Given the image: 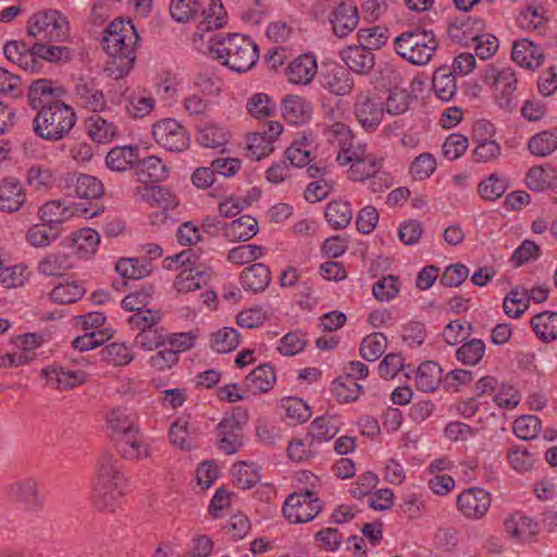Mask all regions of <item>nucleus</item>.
<instances>
[{
    "label": "nucleus",
    "mask_w": 557,
    "mask_h": 557,
    "mask_svg": "<svg viewBox=\"0 0 557 557\" xmlns=\"http://www.w3.org/2000/svg\"><path fill=\"white\" fill-rule=\"evenodd\" d=\"M125 481L122 461L110 453H103L96 466L94 506L99 511H114L124 496Z\"/></svg>",
    "instance_id": "nucleus-1"
},
{
    "label": "nucleus",
    "mask_w": 557,
    "mask_h": 557,
    "mask_svg": "<svg viewBox=\"0 0 557 557\" xmlns=\"http://www.w3.org/2000/svg\"><path fill=\"white\" fill-rule=\"evenodd\" d=\"M139 36L131 21L122 18L111 22L104 30L103 49L116 66L115 77L126 75L135 62V46Z\"/></svg>",
    "instance_id": "nucleus-2"
},
{
    "label": "nucleus",
    "mask_w": 557,
    "mask_h": 557,
    "mask_svg": "<svg viewBox=\"0 0 557 557\" xmlns=\"http://www.w3.org/2000/svg\"><path fill=\"white\" fill-rule=\"evenodd\" d=\"M211 55L223 65L242 73L250 70L259 58L258 46L240 34L216 35L210 46Z\"/></svg>",
    "instance_id": "nucleus-3"
},
{
    "label": "nucleus",
    "mask_w": 557,
    "mask_h": 557,
    "mask_svg": "<svg viewBox=\"0 0 557 557\" xmlns=\"http://www.w3.org/2000/svg\"><path fill=\"white\" fill-rule=\"evenodd\" d=\"M76 113L63 101H54L39 110L33 120L34 133L45 140L63 139L74 127Z\"/></svg>",
    "instance_id": "nucleus-4"
},
{
    "label": "nucleus",
    "mask_w": 557,
    "mask_h": 557,
    "mask_svg": "<svg viewBox=\"0 0 557 557\" xmlns=\"http://www.w3.org/2000/svg\"><path fill=\"white\" fill-rule=\"evenodd\" d=\"M438 46L434 32L420 26L405 30L394 39L395 52L414 65L428 64Z\"/></svg>",
    "instance_id": "nucleus-5"
},
{
    "label": "nucleus",
    "mask_w": 557,
    "mask_h": 557,
    "mask_svg": "<svg viewBox=\"0 0 557 557\" xmlns=\"http://www.w3.org/2000/svg\"><path fill=\"white\" fill-rule=\"evenodd\" d=\"M482 81L494 88L496 103L500 109L512 112L517 108L518 100L515 91L517 90L518 79L511 67H499L490 64L484 70Z\"/></svg>",
    "instance_id": "nucleus-6"
},
{
    "label": "nucleus",
    "mask_w": 557,
    "mask_h": 557,
    "mask_svg": "<svg viewBox=\"0 0 557 557\" xmlns=\"http://www.w3.org/2000/svg\"><path fill=\"white\" fill-rule=\"evenodd\" d=\"M69 33V22L58 10H45L34 13L27 22V34L37 41L65 40Z\"/></svg>",
    "instance_id": "nucleus-7"
},
{
    "label": "nucleus",
    "mask_w": 557,
    "mask_h": 557,
    "mask_svg": "<svg viewBox=\"0 0 557 557\" xmlns=\"http://www.w3.org/2000/svg\"><path fill=\"white\" fill-rule=\"evenodd\" d=\"M247 422L248 412L243 407H235L225 413L215 426L218 448L226 455L236 454L243 446V431Z\"/></svg>",
    "instance_id": "nucleus-8"
},
{
    "label": "nucleus",
    "mask_w": 557,
    "mask_h": 557,
    "mask_svg": "<svg viewBox=\"0 0 557 557\" xmlns=\"http://www.w3.org/2000/svg\"><path fill=\"white\" fill-rule=\"evenodd\" d=\"M199 12L208 24L207 28H220L225 22L224 8L220 0H211L208 10L202 9L199 0H172L170 4L172 17L180 23L196 18Z\"/></svg>",
    "instance_id": "nucleus-9"
},
{
    "label": "nucleus",
    "mask_w": 557,
    "mask_h": 557,
    "mask_svg": "<svg viewBox=\"0 0 557 557\" xmlns=\"http://www.w3.org/2000/svg\"><path fill=\"white\" fill-rule=\"evenodd\" d=\"M323 508L322 500L311 490L295 492L287 496L282 511L289 523H305L313 520Z\"/></svg>",
    "instance_id": "nucleus-10"
},
{
    "label": "nucleus",
    "mask_w": 557,
    "mask_h": 557,
    "mask_svg": "<svg viewBox=\"0 0 557 557\" xmlns=\"http://www.w3.org/2000/svg\"><path fill=\"white\" fill-rule=\"evenodd\" d=\"M98 209L87 207L84 202L65 203L61 200H51L38 209V215L41 222L58 230V226L70 220L72 216H84L86 219L96 216Z\"/></svg>",
    "instance_id": "nucleus-11"
},
{
    "label": "nucleus",
    "mask_w": 557,
    "mask_h": 557,
    "mask_svg": "<svg viewBox=\"0 0 557 557\" xmlns=\"http://www.w3.org/2000/svg\"><path fill=\"white\" fill-rule=\"evenodd\" d=\"M156 141L172 152H182L188 148L190 138L186 128L174 119H164L152 127Z\"/></svg>",
    "instance_id": "nucleus-12"
},
{
    "label": "nucleus",
    "mask_w": 557,
    "mask_h": 557,
    "mask_svg": "<svg viewBox=\"0 0 557 557\" xmlns=\"http://www.w3.org/2000/svg\"><path fill=\"white\" fill-rule=\"evenodd\" d=\"M73 95L78 106L94 113L107 108L106 97L94 78L78 77L74 83Z\"/></svg>",
    "instance_id": "nucleus-13"
},
{
    "label": "nucleus",
    "mask_w": 557,
    "mask_h": 557,
    "mask_svg": "<svg viewBox=\"0 0 557 557\" xmlns=\"http://www.w3.org/2000/svg\"><path fill=\"white\" fill-rule=\"evenodd\" d=\"M457 507L466 518L481 519L491 507L490 493L481 487L465 490L457 497Z\"/></svg>",
    "instance_id": "nucleus-14"
},
{
    "label": "nucleus",
    "mask_w": 557,
    "mask_h": 557,
    "mask_svg": "<svg viewBox=\"0 0 557 557\" xmlns=\"http://www.w3.org/2000/svg\"><path fill=\"white\" fill-rule=\"evenodd\" d=\"M24 206L28 211L35 209L26 203V193L20 180L14 176L0 180V211L13 213Z\"/></svg>",
    "instance_id": "nucleus-15"
},
{
    "label": "nucleus",
    "mask_w": 557,
    "mask_h": 557,
    "mask_svg": "<svg viewBox=\"0 0 557 557\" xmlns=\"http://www.w3.org/2000/svg\"><path fill=\"white\" fill-rule=\"evenodd\" d=\"M383 103L369 95H359L355 102V115L368 131H374L384 116Z\"/></svg>",
    "instance_id": "nucleus-16"
},
{
    "label": "nucleus",
    "mask_w": 557,
    "mask_h": 557,
    "mask_svg": "<svg viewBox=\"0 0 557 557\" xmlns=\"http://www.w3.org/2000/svg\"><path fill=\"white\" fill-rule=\"evenodd\" d=\"M330 21L335 36L344 38L354 32L359 23L358 9L351 2H341L332 11Z\"/></svg>",
    "instance_id": "nucleus-17"
},
{
    "label": "nucleus",
    "mask_w": 557,
    "mask_h": 557,
    "mask_svg": "<svg viewBox=\"0 0 557 557\" xmlns=\"http://www.w3.org/2000/svg\"><path fill=\"white\" fill-rule=\"evenodd\" d=\"M339 55L350 71L360 75L369 74L375 64L373 52L361 44L343 49Z\"/></svg>",
    "instance_id": "nucleus-18"
},
{
    "label": "nucleus",
    "mask_w": 557,
    "mask_h": 557,
    "mask_svg": "<svg viewBox=\"0 0 557 557\" xmlns=\"http://www.w3.org/2000/svg\"><path fill=\"white\" fill-rule=\"evenodd\" d=\"M12 499L28 511L36 512L42 508V500L38 495V484L34 479H25L13 483L9 490Z\"/></svg>",
    "instance_id": "nucleus-19"
},
{
    "label": "nucleus",
    "mask_w": 557,
    "mask_h": 557,
    "mask_svg": "<svg viewBox=\"0 0 557 557\" xmlns=\"http://www.w3.org/2000/svg\"><path fill=\"white\" fill-rule=\"evenodd\" d=\"M506 533L516 541L527 542L539 533V524L521 511L507 516L504 520Z\"/></svg>",
    "instance_id": "nucleus-20"
},
{
    "label": "nucleus",
    "mask_w": 557,
    "mask_h": 557,
    "mask_svg": "<svg viewBox=\"0 0 557 557\" xmlns=\"http://www.w3.org/2000/svg\"><path fill=\"white\" fill-rule=\"evenodd\" d=\"M511 59L521 67L534 70L542 65L544 52L530 39L522 38L513 42Z\"/></svg>",
    "instance_id": "nucleus-21"
},
{
    "label": "nucleus",
    "mask_w": 557,
    "mask_h": 557,
    "mask_svg": "<svg viewBox=\"0 0 557 557\" xmlns=\"http://www.w3.org/2000/svg\"><path fill=\"white\" fill-rule=\"evenodd\" d=\"M271 282V271L263 263H253L240 274V284L245 290L263 292Z\"/></svg>",
    "instance_id": "nucleus-22"
},
{
    "label": "nucleus",
    "mask_w": 557,
    "mask_h": 557,
    "mask_svg": "<svg viewBox=\"0 0 557 557\" xmlns=\"http://www.w3.org/2000/svg\"><path fill=\"white\" fill-rule=\"evenodd\" d=\"M317 73L315 59L310 54H302L296 58L286 67L288 82L293 84L307 85Z\"/></svg>",
    "instance_id": "nucleus-23"
},
{
    "label": "nucleus",
    "mask_w": 557,
    "mask_h": 557,
    "mask_svg": "<svg viewBox=\"0 0 557 557\" xmlns=\"http://www.w3.org/2000/svg\"><path fill=\"white\" fill-rule=\"evenodd\" d=\"M322 85L334 95L345 96L351 91L354 81L348 70L344 66L335 65L323 74Z\"/></svg>",
    "instance_id": "nucleus-24"
},
{
    "label": "nucleus",
    "mask_w": 557,
    "mask_h": 557,
    "mask_svg": "<svg viewBox=\"0 0 557 557\" xmlns=\"http://www.w3.org/2000/svg\"><path fill=\"white\" fill-rule=\"evenodd\" d=\"M47 383L59 389H70L85 382V373L82 371L65 370L50 367L42 370Z\"/></svg>",
    "instance_id": "nucleus-25"
},
{
    "label": "nucleus",
    "mask_w": 557,
    "mask_h": 557,
    "mask_svg": "<svg viewBox=\"0 0 557 557\" xmlns=\"http://www.w3.org/2000/svg\"><path fill=\"white\" fill-rule=\"evenodd\" d=\"M210 272L199 268L183 269L174 281V288L178 293H189L208 285Z\"/></svg>",
    "instance_id": "nucleus-26"
},
{
    "label": "nucleus",
    "mask_w": 557,
    "mask_h": 557,
    "mask_svg": "<svg viewBox=\"0 0 557 557\" xmlns=\"http://www.w3.org/2000/svg\"><path fill=\"white\" fill-rule=\"evenodd\" d=\"M258 232V222L250 215L223 224V234L231 242H247Z\"/></svg>",
    "instance_id": "nucleus-27"
},
{
    "label": "nucleus",
    "mask_w": 557,
    "mask_h": 557,
    "mask_svg": "<svg viewBox=\"0 0 557 557\" xmlns=\"http://www.w3.org/2000/svg\"><path fill=\"white\" fill-rule=\"evenodd\" d=\"M276 381V373L270 363H263L253 369L244 381L248 391L253 393H267L272 389Z\"/></svg>",
    "instance_id": "nucleus-28"
},
{
    "label": "nucleus",
    "mask_w": 557,
    "mask_h": 557,
    "mask_svg": "<svg viewBox=\"0 0 557 557\" xmlns=\"http://www.w3.org/2000/svg\"><path fill=\"white\" fill-rule=\"evenodd\" d=\"M169 170L163 161L157 156H149L135 165V174L139 182H162L168 177Z\"/></svg>",
    "instance_id": "nucleus-29"
},
{
    "label": "nucleus",
    "mask_w": 557,
    "mask_h": 557,
    "mask_svg": "<svg viewBox=\"0 0 557 557\" xmlns=\"http://www.w3.org/2000/svg\"><path fill=\"white\" fill-rule=\"evenodd\" d=\"M72 184V194L78 198L96 199L103 194L102 183L87 174H70L66 178Z\"/></svg>",
    "instance_id": "nucleus-30"
},
{
    "label": "nucleus",
    "mask_w": 557,
    "mask_h": 557,
    "mask_svg": "<svg viewBox=\"0 0 557 557\" xmlns=\"http://www.w3.org/2000/svg\"><path fill=\"white\" fill-rule=\"evenodd\" d=\"M117 453L124 459H140L149 456L148 446L139 437L138 430L114 440Z\"/></svg>",
    "instance_id": "nucleus-31"
},
{
    "label": "nucleus",
    "mask_w": 557,
    "mask_h": 557,
    "mask_svg": "<svg viewBox=\"0 0 557 557\" xmlns=\"http://www.w3.org/2000/svg\"><path fill=\"white\" fill-rule=\"evenodd\" d=\"M85 127L90 139L98 144H106L113 140L117 134V127L100 116L92 114L85 120Z\"/></svg>",
    "instance_id": "nucleus-32"
},
{
    "label": "nucleus",
    "mask_w": 557,
    "mask_h": 557,
    "mask_svg": "<svg viewBox=\"0 0 557 557\" xmlns=\"http://www.w3.org/2000/svg\"><path fill=\"white\" fill-rule=\"evenodd\" d=\"M52 81L40 78L33 82L28 88V104L34 110H41L44 107L57 101Z\"/></svg>",
    "instance_id": "nucleus-33"
},
{
    "label": "nucleus",
    "mask_w": 557,
    "mask_h": 557,
    "mask_svg": "<svg viewBox=\"0 0 557 557\" xmlns=\"http://www.w3.org/2000/svg\"><path fill=\"white\" fill-rule=\"evenodd\" d=\"M282 114L287 123L297 125L309 120L311 108L302 97L287 96L283 100Z\"/></svg>",
    "instance_id": "nucleus-34"
},
{
    "label": "nucleus",
    "mask_w": 557,
    "mask_h": 557,
    "mask_svg": "<svg viewBox=\"0 0 557 557\" xmlns=\"http://www.w3.org/2000/svg\"><path fill=\"white\" fill-rule=\"evenodd\" d=\"M138 161V148L122 146L112 148L107 157L106 164L112 171L123 172L132 168Z\"/></svg>",
    "instance_id": "nucleus-35"
},
{
    "label": "nucleus",
    "mask_w": 557,
    "mask_h": 557,
    "mask_svg": "<svg viewBox=\"0 0 557 557\" xmlns=\"http://www.w3.org/2000/svg\"><path fill=\"white\" fill-rule=\"evenodd\" d=\"M443 383L442 368L435 361L422 362L416 373V386L418 389L429 393L434 392L440 383Z\"/></svg>",
    "instance_id": "nucleus-36"
},
{
    "label": "nucleus",
    "mask_w": 557,
    "mask_h": 557,
    "mask_svg": "<svg viewBox=\"0 0 557 557\" xmlns=\"http://www.w3.org/2000/svg\"><path fill=\"white\" fill-rule=\"evenodd\" d=\"M530 324L541 341L549 343L557 338V312L544 311L537 313L531 319Z\"/></svg>",
    "instance_id": "nucleus-37"
},
{
    "label": "nucleus",
    "mask_w": 557,
    "mask_h": 557,
    "mask_svg": "<svg viewBox=\"0 0 557 557\" xmlns=\"http://www.w3.org/2000/svg\"><path fill=\"white\" fill-rule=\"evenodd\" d=\"M529 151L536 157H547L557 150V127L533 135L528 143Z\"/></svg>",
    "instance_id": "nucleus-38"
},
{
    "label": "nucleus",
    "mask_w": 557,
    "mask_h": 557,
    "mask_svg": "<svg viewBox=\"0 0 557 557\" xmlns=\"http://www.w3.org/2000/svg\"><path fill=\"white\" fill-rule=\"evenodd\" d=\"M529 306V289L523 286L513 287L503 302L505 313L512 319L520 318Z\"/></svg>",
    "instance_id": "nucleus-39"
},
{
    "label": "nucleus",
    "mask_w": 557,
    "mask_h": 557,
    "mask_svg": "<svg viewBox=\"0 0 557 557\" xmlns=\"http://www.w3.org/2000/svg\"><path fill=\"white\" fill-rule=\"evenodd\" d=\"M325 219L334 230L346 228L352 219L350 203L342 200L329 202L325 208Z\"/></svg>",
    "instance_id": "nucleus-40"
},
{
    "label": "nucleus",
    "mask_w": 557,
    "mask_h": 557,
    "mask_svg": "<svg viewBox=\"0 0 557 557\" xmlns=\"http://www.w3.org/2000/svg\"><path fill=\"white\" fill-rule=\"evenodd\" d=\"M334 417L321 416L315 418L309 425L308 436L311 442L330 441L335 437L339 431Z\"/></svg>",
    "instance_id": "nucleus-41"
},
{
    "label": "nucleus",
    "mask_w": 557,
    "mask_h": 557,
    "mask_svg": "<svg viewBox=\"0 0 557 557\" xmlns=\"http://www.w3.org/2000/svg\"><path fill=\"white\" fill-rule=\"evenodd\" d=\"M115 270L122 277L139 280L150 274L151 263L146 259L124 258L117 261Z\"/></svg>",
    "instance_id": "nucleus-42"
},
{
    "label": "nucleus",
    "mask_w": 557,
    "mask_h": 557,
    "mask_svg": "<svg viewBox=\"0 0 557 557\" xmlns=\"http://www.w3.org/2000/svg\"><path fill=\"white\" fill-rule=\"evenodd\" d=\"M432 88L438 99L449 101L457 90L454 74L446 69H437L432 78Z\"/></svg>",
    "instance_id": "nucleus-43"
},
{
    "label": "nucleus",
    "mask_w": 557,
    "mask_h": 557,
    "mask_svg": "<svg viewBox=\"0 0 557 557\" xmlns=\"http://www.w3.org/2000/svg\"><path fill=\"white\" fill-rule=\"evenodd\" d=\"M361 386L351 376H339L332 383L331 392L338 403H351L359 398Z\"/></svg>",
    "instance_id": "nucleus-44"
},
{
    "label": "nucleus",
    "mask_w": 557,
    "mask_h": 557,
    "mask_svg": "<svg viewBox=\"0 0 557 557\" xmlns=\"http://www.w3.org/2000/svg\"><path fill=\"white\" fill-rule=\"evenodd\" d=\"M381 166V160L366 157L351 163L348 169V177L355 182H362L368 178L375 180L376 174L380 173Z\"/></svg>",
    "instance_id": "nucleus-45"
},
{
    "label": "nucleus",
    "mask_w": 557,
    "mask_h": 557,
    "mask_svg": "<svg viewBox=\"0 0 557 557\" xmlns=\"http://www.w3.org/2000/svg\"><path fill=\"white\" fill-rule=\"evenodd\" d=\"M484 354L485 343L479 338H471L456 350V359L465 366H475L482 360Z\"/></svg>",
    "instance_id": "nucleus-46"
},
{
    "label": "nucleus",
    "mask_w": 557,
    "mask_h": 557,
    "mask_svg": "<svg viewBox=\"0 0 557 557\" xmlns=\"http://www.w3.org/2000/svg\"><path fill=\"white\" fill-rule=\"evenodd\" d=\"M210 344L219 354L231 352L239 345V333L234 327H223L212 333Z\"/></svg>",
    "instance_id": "nucleus-47"
},
{
    "label": "nucleus",
    "mask_w": 557,
    "mask_h": 557,
    "mask_svg": "<svg viewBox=\"0 0 557 557\" xmlns=\"http://www.w3.org/2000/svg\"><path fill=\"white\" fill-rule=\"evenodd\" d=\"M265 248L256 244L239 245L232 248L226 260L233 264L244 265L263 257Z\"/></svg>",
    "instance_id": "nucleus-48"
},
{
    "label": "nucleus",
    "mask_w": 557,
    "mask_h": 557,
    "mask_svg": "<svg viewBox=\"0 0 557 557\" xmlns=\"http://www.w3.org/2000/svg\"><path fill=\"white\" fill-rule=\"evenodd\" d=\"M386 346V336L375 332L363 338L360 344V355L367 361H375L384 354Z\"/></svg>",
    "instance_id": "nucleus-49"
},
{
    "label": "nucleus",
    "mask_w": 557,
    "mask_h": 557,
    "mask_svg": "<svg viewBox=\"0 0 557 557\" xmlns=\"http://www.w3.org/2000/svg\"><path fill=\"white\" fill-rule=\"evenodd\" d=\"M73 242L76 253L81 258H88L96 252L100 235L92 228H82L75 234Z\"/></svg>",
    "instance_id": "nucleus-50"
},
{
    "label": "nucleus",
    "mask_w": 557,
    "mask_h": 557,
    "mask_svg": "<svg viewBox=\"0 0 557 557\" xmlns=\"http://www.w3.org/2000/svg\"><path fill=\"white\" fill-rule=\"evenodd\" d=\"M86 293L84 286L78 282L62 283L57 285L50 293L53 302L65 305L79 300Z\"/></svg>",
    "instance_id": "nucleus-51"
},
{
    "label": "nucleus",
    "mask_w": 557,
    "mask_h": 557,
    "mask_svg": "<svg viewBox=\"0 0 557 557\" xmlns=\"http://www.w3.org/2000/svg\"><path fill=\"white\" fill-rule=\"evenodd\" d=\"M107 422L112 430L113 441L116 440V437L137 430L134 420L124 409H112L107 416Z\"/></svg>",
    "instance_id": "nucleus-52"
},
{
    "label": "nucleus",
    "mask_w": 557,
    "mask_h": 557,
    "mask_svg": "<svg viewBox=\"0 0 557 557\" xmlns=\"http://www.w3.org/2000/svg\"><path fill=\"white\" fill-rule=\"evenodd\" d=\"M70 258L65 253H50L38 263V272L46 276H59L71 269Z\"/></svg>",
    "instance_id": "nucleus-53"
},
{
    "label": "nucleus",
    "mask_w": 557,
    "mask_h": 557,
    "mask_svg": "<svg viewBox=\"0 0 557 557\" xmlns=\"http://www.w3.org/2000/svg\"><path fill=\"white\" fill-rule=\"evenodd\" d=\"M165 332L160 325L150 329H143L135 336V346L151 351L164 346Z\"/></svg>",
    "instance_id": "nucleus-54"
},
{
    "label": "nucleus",
    "mask_w": 557,
    "mask_h": 557,
    "mask_svg": "<svg viewBox=\"0 0 557 557\" xmlns=\"http://www.w3.org/2000/svg\"><path fill=\"white\" fill-rule=\"evenodd\" d=\"M400 290V282L396 275H386L376 281L372 286V294L379 301H391Z\"/></svg>",
    "instance_id": "nucleus-55"
},
{
    "label": "nucleus",
    "mask_w": 557,
    "mask_h": 557,
    "mask_svg": "<svg viewBox=\"0 0 557 557\" xmlns=\"http://www.w3.org/2000/svg\"><path fill=\"white\" fill-rule=\"evenodd\" d=\"M507 188L508 184L505 178L491 174L479 184L478 193L484 200L493 201L500 198Z\"/></svg>",
    "instance_id": "nucleus-56"
},
{
    "label": "nucleus",
    "mask_w": 557,
    "mask_h": 557,
    "mask_svg": "<svg viewBox=\"0 0 557 557\" xmlns=\"http://www.w3.org/2000/svg\"><path fill=\"white\" fill-rule=\"evenodd\" d=\"M58 236V230L51 228V226L42 222L28 228L26 240L34 247H47L55 240Z\"/></svg>",
    "instance_id": "nucleus-57"
},
{
    "label": "nucleus",
    "mask_w": 557,
    "mask_h": 557,
    "mask_svg": "<svg viewBox=\"0 0 557 557\" xmlns=\"http://www.w3.org/2000/svg\"><path fill=\"white\" fill-rule=\"evenodd\" d=\"M555 178L553 171H548L542 165H535L529 169L525 175V184L531 190L543 191L550 186Z\"/></svg>",
    "instance_id": "nucleus-58"
},
{
    "label": "nucleus",
    "mask_w": 557,
    "mask_h": 557,
    "mask_svg": "<svg viewBox=\"0 0 557 557\" xmlns=\"http://www.w3.org/2000/svg\"><path fill=\"white\" fill-rule=\"evenodd\" d=\"M103 359L114 366H126L134 360L132 349L124 343H111L101 350Z\"/></svg>",
    "instance_id": "nucleus-59"
},
{
    "label": "nucleus",
    "mask_w": 557,
    "mask_h": 557,
    "mask_svg": "<svg viewBox=\"0 0 557 557\" xmlns=\"http://www.w3.org/2000/svg\"><path fill=\"white\" fill-rule=\"evenodd\" d=\"M49 41H36L34 44V53L38 55V60L49 62H59L63 59L67 60L71 55V50L64 46L48 45Z\"/></svg>",
    "instance_id": "nucleus-60"
},
{
    "label": "nucleus",
    "mask_w": 557,
    "mask_h": 557,
    "mask_svg": "<svg viewBox=\"0 0 557 557\" xmlns=\"http://www.w3.org/2000/svg\"><path fill=\"white\" fill-rule=\"evenodd\" d=\"M540 430L541 420L536 416H521L513 422L515 435L524 441L535 438Z\"/></svg>",
    "instance_id": "nucleus-61"
},
{
    "label": "nucleus",
    "mask_w": 557,
    "mask_h": 557,
    "mask_svg": "<svg viewBox=\"0 0 557 557\" xmlns=\"http://www.w3.org/2000/svg\"><path fill=\"white\" fill-rule=\"evenodd\" d=\"M282 408L285 410L286 417L295 423H302L311 417L310 407L301 398H285L282 400Z\"/></svg>",
    "instance_id": "nucleus-62"
},
{
    "label": "nucleus",
    "mask_w": 557,
    "mask_h": 557,
    "mask_svg": "<svg viewBox=\"0 0 557 557\" xmlns=\"http://www.w3.org/2000/svg\"><path fill=\"white\" fill-rule=\"evenodd\" d=\"M248 112L256 119L271 116L275 111V104L267 94L252 95L247 102Z\"/></svg>",
    "instance_id": "nucleus-63"
},
{
    "label": "nucleus",
    "mask_w": 557,
    "mask_h": 557,
    "mask_svg": "<svg viewBox=\"0 0 557 557\" xmlns=\"http://www.w3.org/2000/svg\"><path fill=\"white\" fill-rule=\"evenodd\" d=\"M472 156L475 162L487 163L497 160L502 153L500 145L495 140H482L473 143Z\"/></svg>",
    "instance_id": "nucleus-64"
}]
</instances>
